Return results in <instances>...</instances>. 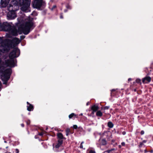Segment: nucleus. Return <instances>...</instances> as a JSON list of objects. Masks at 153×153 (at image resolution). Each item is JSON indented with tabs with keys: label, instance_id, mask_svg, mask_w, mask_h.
Segmentation results:
<instances>
[{
	"label": "nucleus",
	"instance_id": "1",
	"mask_svg": "<svg viewBox=\"0 0 153 153\" xmlns=\"http://www.w3.org/2000/svg\"><path fill=\"white\" fill-rule=\"evenodd\" d=\"M18 8L17 1L16 0H13L7 7L9 12L7 14V17L9 20L13 19L17 16L16 11Z\"/></svg>",
	"mask_w": 153,
	"mask_h": 153
},
{
	"label": "nucleus",
	"instance_id": "2",
	"mask_svg": "<svg viewBox=\"0 0 153 153\" xmlns=\"http://www.w3.org/2000/svg\"><path fill=\"white\" fill-rule=\"evenodd\" d=\"M33 19L30 17L25 19L24 23L19 27V30L22 31L25 35L28 34L30 29L34 26Z\"/></svg>",
	"mask_w": 153,
	"mask_h": 153
},
{
	"label": "nucleus",
	"instance_id": "3",
	"mask_svg": "<svg viewBox=\"0 0 153 153\" xmlns=\"http://www.w3.org/2000/svg\"><path fill=\"white\" fill-rule=\"evenodd\" d=\"M19 50L15 48L9 54L10 59L5 60L4 65L6 66L12 67L14 66V61L13 59L18 57L19 55Z\"/></svg>",
	"mask_w": 153,
	"mask_h": 153
},
{
	"label": "nucleus",
	"instance_id": "4",
	"mask_svg": "<svg viewBox=\"0 0 153 153\" xmlns=\"http://www.w3.org/2000/svg\"><path fill=\"white\" fill-rule=\"evenodd\" d=\"M31 0H17V3L21 6V10L23 11L28 12Z\"/></svg>",
	"mask_w": 153,
	"mask_h": 153
},
{
	"label": "nucleus",
	"instance_id": "5",
	"mask_svg": "<svg viewBox=\"0 0 153 153\" xmlns=\"http://www.w3.org/2000/svg\"><path fill=\"white\" fill-rule=\"evenodd\" d=\"M1 27L4 31H8L11 34L16 36L17 35L16 31L15 30L11 29L10 25L7 22L4 23L1 25Z\"/></svg>",
	"mask_w": 153,
	"mask_h": 153
},
{
	"label": "nucleus",
	"instance_id": "6",
	"mask_svg": "<svg viewBox=\"0 0 153 153\" xmlns=\"http://www.w3.org/2000/svg\"><path fill=\"white\" fill-rule=\"evenodd\" d=\"M4 62L3 63V66H2L0 68V72L2 73V75H1V78L3 79L2 78L3 77H4L6 78L9 76L10 74L11 70L10 68H8L6 69H4V68L5 67H7L4 66Z\"/></svg>",
	"mask_w": 153,
	"mask_h": 153
},
{
	"label": "nucleus",
	"instance_id": "7",
	"mask_svg": "<svg viewBox=\"0 0 153 153\" xmlns=\"http://www.w3.org/2000/svg\"><path fill=\"white\" fill-rule=\"evenodd\" d=\"M43 2V0H34L33 6L35 8H39Z\"/></svg>",
	"mask_w": 153,
	"mask_h": 153
},
{
	"label": "nucleus",
	"instance_id": "8",
	"mask_svg": "<svg viewBox=\"0 0 153 153\" xmlns=\"http://www.w3.org/2000/svg\"><path fill=\"white\" fill-rule=\"evenodd\" d=\"M10 0H1L0 4L1 7L4 8L7 7L10 2Z\"/></svg>",
	"mask_w": 153,
	"mask_h": 153
},
{
	"label": "nucleus",
	"instance_id": "9",
	"mask_svg": "<svg viewBox=\"0 0 153 153\" xmlns=\"http://www.w3.org/2000/svg\"><path fill=\"white\" fill-rule=\"evenodd\" d=\"M151 80V78L149 76L146 77L142 79V82L143 83H146L149 82Z\"/></svg>",
	"mask_w": 153,
	"mask_h": 153
},
{
	"label": "nucleus",
	"instance_id": "10",
	"mask_svg": "<svg viewBox=\"0 0 153 153\" xmlns=\"http://www.w3.org/2000/svg\"><path fill=\"white\" fill-rule=\"evenodd\" d=\"M20 42V41L19 40V39L16 38H14L13 39V42L15 44H19Z\"/></svg>",
	"mask_w": 153,
	"mask_h": 153
},
{
	"label": "nucleus",
	"instance_id": "11",
	"mask_svg": "<svg viewBox=\"0 0 153 153\" xmlns=\"http://www.w3.org/2000/svg\"><path fill=\"white\" fill-rule=\"evenodd\" d=\"M62 140H58V143L56 146V148H59L60 146L61 145L62 143Z\"/></svg>",
	"mask_w": 153,
	"mask_h": 153
},
{
	"label": "nucleus",
	"instance_id": "12",
	"mask_svg": "<svg viewBox=\"0 0 153 153\" xmlns=\"http://www.w3.org/2000/svg\"><path fill=\"white\" fill-rule=\"evenodd\" d=\"M91 109L94 111H96L99 109V107L97 106L94 105L91 107Z\"/></svg>",
	"mask_w": 153,
	"mask_h": 153
},
{
	"label": "nucleus",
	"instance_id": "13",
	"mask_svg": "<svg viewBox=\"0 0 153 153\" xmlns=\"http://www.w3.org/2000/svg\"><path fill=\"white\" fill-rule=\"evenodd\" d=\"M57 136L58 137L59 139H61V140L63 138V135L61 133H58L57 134Z\"/></svg>",
	"mask_w": 153,
	"mask_h": 153
},
{
	"label": "nucleus",
	"instance_id": "14",
	"mask_svg": "<svg viewBox=\"0 0 153 153\" xmlns=\"http://www.w3.org/2000/svg\"><path fill=\"white\" fill-rule=\"evenodd\" d=\"M33 105L30 104L29 106L27 107V110L28 111H30L33 109Z\"/></svg>",
	"mask_w": 153,
	"mask_h": 153
},
{
	"label": "nucleus",
	"instance_id": "15",
	"mask_svg": "<svg viewBox=\"0 0 153 153\" xmlns=\"http://www.w3.org/2000/svg\"><path fill=\"white\" fill-rule=\"evenodd\" d=\"M108 127L110 128H112L113 126V124L111 122H109L108 123Z\"/></svg>",
	"mask_w": 153,
	"mask_h": 153
},
{
	"label": "nucleus",
	"instance_id": "16",
	"mask_svg": "<svg viewBox=\"0 0 153 153\" xmlns=\"http://www.w3.org/2000/svg\"><path fill=\"white\" fill-rule=\"evenodd\" d=\"M97 115L98 116L101 117L102 116V113L100 111H98L97 113Z\"/></svg>",
	"mask_w": 153,
	"mask_h": 153
},
{
	"label": "nucleus",
	"instance_id": "17",
	"mask_svg": "<svg viewBox=\"0 0 153 153\" xmlns=\"http://www.w3.org/2000/svg\"><path fill=\"white\" fill-rule=\"evenodd\" d=\"M146 140H143V142L140 143V145H139V147H141L144 145V143H146Z\"/></svg>",
	"mask_w": 153,
	"mask_h": 153
},
{
	"label": "nucleus",
	"instance_id": "18",
	"mask_svg": "<svg viewBox=\"0 0 153 153\" xmlns=\"http://www.w3.org/2000/svg\"><path fill=\"white\" fill-rule=\"evenodd\" d=\"M114 149H111V150H109L107 151H106L103 152V153H109L111 151L114 150Z\"/></svg>",
	"mask_w": 153,
	"mask_h": 153
},
{
	"label": "nucleus",
	"instance_id": "19",
	"mask_svg": "<svg viewBox=\"0 0 153 153\" xmlns=\"http://www.w3.org/2000/svg\"><path fill=\"white\" fill-rule=\"evenodd\" d=\"M101 143L103 145H105L106 144V142L105 140H102L101 141Z\"/></svg>",
	"mask_w": 153,
	"mask_h": 153
},
{
	"label": "nucleus",
	"instance_id": "20",
	"mask_svg": "<svg viewBox=\"0 0 153 153\" xmlns=\"http://www.w3.org/2000/svg\"><path fill=\"white\" fill-rule=\"evenodd\" d=\"M70 132V130L69 129H67L66 130V135L67 136H68Z\"/></svg>",
	"mask_w": 153,
	"mask_h": 153
},
{
	"label": "nucleus",
	"instance_id": "21",
	"mask_svg": "<svg viewBox=\"0 0 153 153\" xmlns=\"http://www.w3.org/2000/svg\"><path fill=\"white\" fill-rule=\"evenodd\" d=\"M74 115V113H72L69 116V118H71L72 117H73V116Z\"/></svg>",
	"mask_w": 153,
	"mask_h": 153
},
{
	"label": "nucleus",
	"instance_id": "22",
	"mask_svg": "<svg viewBox=\"0 0 153 153\" xmlns=\"http://www.w3.org/2000/svg\"><path fill=\"white\" fill-rule=\"evenodd\" d=\"M141 82V80L140 79H137L136 80V82H137V83H140Z\"/></svg>",
	"mask_w": 153,
	"mask_h": 153
},
{
	"label": "nucleus",
	"instance_id": "23",
	"mask_svg": "<svg viewBox=\"0 0 153 153\" xmlns=\"http://www.w3.org/2000/svg\"><path fill=\"white\" fill-rule=\"evenodd\" d=\"M73 128L74 129H76L77 128V126L76 125H74L73 126Z\"/></svg>",
	"mask_w": 153,
	"mask_h": 153
},
{
	"label": "nucleus",
	"instance_id": "24",
	"mask_svg": "<svg viewBox=\"0 0 153 153\" xmlns=\"http://www.w3.org/2000/svg\"><path fill=\"white\" fill-rule=\"evenodd\" d=\"M56 7V5H54L52 8L51 9V10H53Z\"/></svg>",
	"mask_w": 153,
	"mask_h": 153
},
{
	"label": "nucleus",
	"instance_id": "25",
	"mask_svg": "<svg viewBox=\"0 0 153 153\" xmlns=\"http://www.w3.org/2000/svg\"><path fill=\"white\" fill-rule=\"evenodd\" d=\"M109 108V106H105L104 107V109H108Z\"/></svg>",
	"mask_w": 153,
	"mask_h": 153
},
{
	"label": "nucleus",
	"instance_id": "26",
	"mask_svg": "<svg viewBox=\"0 0 153 153\" xmlns=\"http://www.w3.org/2000/svg\"><path fill=\"white\" fill-rule=\"evenodd\" d=\"M83 143V142H82L81 143V145H80V147L81 148H83V146L82 145V144Z\"/></svg>",
	"mask_w": 153,
	"mask_h": 153
},
{
	"label": "nucleus",
	"instance_id": "27",
	"mask_svg": "<svg viewBox=\"0 0 153 153\" xmlns=\"http://www.w3.org/2000/svg\"><path fill=\"white\" fill-rule=\"evenodd\" d=\"M144 131H141V132H140V133L141 134H142V135H143V134H144Z\"/></svg>",
	"mask_w": 153,
	"mask_h": 153
},
{
	"label": "nucleus",
	"instance_id": "28",
	"mask_svg": "<svg viewBox=\"0 0 153 153\" xmlns=\"http://www.w3.org/2000/svg\"><path fill=\"white\" fill-rule=\"evenodd\" d=\"M89 153H95V152L94 151L91 150L90 151Z\"/></svg>",
	"mask_w": 153,
	"mask_h": 153
},
{
	"label": "nucleus",
	"instance_id": "29",
	"mask_svg": "<svg viewBox=\"0 0 153 153\" xmlns=\"http://www.w3.org/2000/svg\"><path fill=\"white\" fill-rule=\"evenodd\" d=\"M121 144L122 146H124L125 144V143L124 142H122V143H121Z\"/></svg>",
	"mask_w": 153,
	"mask_h": 153
},
{
	"label": "nucleus",
	"instance_id": "30",
	"mask_svg": "<svg viewBox=\"0 0 153 153\" xmlns=\"http://www.w3.org/2000/svg\"><path fill=\"white\" fill-rule=\"evenodd\" d=\"M16 153H18L19 152V150L18 149H16Z\"/></svg>",
	"mask_w": 153,
	"mask_h": 153
},
{
	"label": "nucleus",
	"instance_id": "31",
	"mask_svg": "<svg viewBox=\"0 0 153 153\" xmlns=\"http://www.w3.org/2000/svg\"><path fill=\"white\" fill-rule=\"evenodd\" d=\"M67 8H70V6L69 5H67Z\"/></svg>",
	"mask_w": 153,
	"mask_h": 153
},
{
	"label": "nucleus",
	"instance_id": "32",
	"mask_svg": "<svg viewBox=\"0 0 153 153\" xmlns=\"http://www.w3.org/2000/svg\"><path fill=\"white\" fill-rule=\"evenodd\" d=\"M60 18H61V19L63 18V16L62 15H61V16H60Z\"/></svg>",
	"mask_w": 153,
	"mask_h": 153
},
{
	"label": "nucleus",
	"instance_id": "33",
	"mask_svg": "<svg viewBox=\"0 0 153 153\" xmlns=\"http://www.w3.org/2000/svg\"><path fill=\"white\" fill-rule=\"evenodd\" d=\"M115 91V90L114 89H113L112 90H111V91Z\"/></svg>",
	"mask_w": 153,
	"mask_h": 153
},
{
	"label": "nucleus",
	"instance_id": "34",
	"mask_svg": "<svg viewBox=\"0 0 153 153\" xmlns=\"http://www.w3.org/2000/svg\"><path fill=\"white\" fill-rule=\"evenodd\" d=\"M89 102H87V104H86V105H88L89 104Z\"/></svg>",
	"mask_w": 153,
	"mask_h": 153
},
{
	"label": "nucleus",
	"instance_id": "35",
	"mask_svg": "<svg viewBox=\"0 0 153 153\" xmlns=\"http://www.w3.org/2000/svg\"><path fill=\"white\" fill-rule=\"evenodd\" d=\"M131 80V78H129V79H128V81H130V80Z\"/></svg>",
	"mask_w": 153,
	"mask_h": 153
},
{
	"label": "nucleus",
	"instance_id": "36",
	"mask_svg": "<svg viewBox=\"0 0 153 153\" xmlns=\"http://www.w3.org/2000/svg\"><path fill=\"white\" fill-rule=\"evenodd\" d=\"M21 126L22 127H24V125L23 124H21Z\"/></svg>",
	"mask_w": 153,
	"mask_h": 153
},
{
	"label": "nucleus",
	"instance_id": "37",
	"mask_svg": "<svg viewBox=\"0 0 153 153\" xmlns=\"http://www.w3.org/2000/svg\"><path fill=\"white\" fill-rule=\"evenodd\" d=\"M94 112H95V111H93V112H92V114H94Z\"/></svg>",
	"mask_w": 153,
	"mask_h": 153
},
{
	"label": "nucleus",
	"instance_id": "38",
	"mask_svg": "<svg viewBox=\"0 0 153 153\" xmlns=\"http://www.w3.org/2000/svg\"><path fill=\"white\" fill-rule=\"evenodd\" d=\"M119 147L120 148L121 147V146L120 145L119 146Z\"/></svg>",
	"mask_w": 153,
	"mask_h": 153
},
{
	"label": "nucleus",
	"instance_id": "39",
	"mask_svg": "<svg viewBox=\"0 0 153 153\" xmlns=\"http://www.w3.org/2000/svg\"><path fill=\"white\" fill-rule=\"evenodd\" d=\"M1 24L0 23V27H1Z\"/></svg>",
	"mask_w": 153,
	"mask_h": 153
},
{
	"label": "nucleus",
	"instance_id": "40",
	"mask_svg": "<svg viewBox=\"0 0 153 153\" xmlns=\"http://www.w3.org/2000/svg\"><path fill=\"white\" fill-rule=\"evenodd\" d=\"M1 62V59L0 58V63Z\"/></svg>",
	"mask_w": 153,
	"mask_h": 153
},
{
	"label": "nucleus",
	"instance_id": "41",
	"mask_svg": "<svg viewBox=\"0 0 153 153\" xmlns=\"http://www.w3.org/2000/svg\"><path fill=\"white\" fill-rule=\"evenodd\" d=\"M125 132H123V134H125Z\"/></svg>",
	"mask_w": 153,
	"mask_h": 153
},
{
	"label": "nucleus",
	"instance_id": "42",
	"mask_svg": "<svg viewBox=\"0 0 153 153\" xmlns=\"http://www.w3.org/2000/svg\"><path fill=\"white\" fill-rule=\"evenodd\" d=\"M80 115H82V114H80Z\"/></svg>",
	"mask_w": 153,
	"mask_h": 153
},
{
	"label": "nucleus",
	"instance_id": "43",
	"mask_svg": "<svg viewBox=\"0 0 153 153\" xmlns=\"http://www.w3.org/2000/svg\"><path fill=\"white\" fill-rule=\"evenodd\" d=\"M5 153H11L10 152H8H8H5Z\"/></svg>",
	"mask_w": 153,
	"mask_h": 153
},
{
	"label": "nucleus",
	"instance_id": "44",
	"mask_svg": "<svg viewBox=\"0 0 153 153\" xmlns=\"http://www.w3.org/2000/svg\"><path fill=\"white\" fill-rule=\"evenodd\" d=\"M27 104H29L28 102H27Z\"/></svg>",
	"mask_w": 153,
	"mask_h": 153
},
{
	"label": "nucleus",
	"instance_id": "45",
	"mask_svg": "<svg viewBox=\"0 0 153 153\" xmlns=\"http://www.w3.org/2000/svg\"><path fill=\"white\" fill-rule=\"evenodd\" d=\"M8 148V147H7L6 148Z\"/></svg>",
	"mask_w": 153,
	"mask_h": 153
}]
</instances>
